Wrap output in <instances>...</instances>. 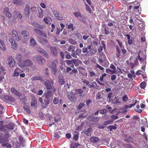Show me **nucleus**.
<instances>
[{
  "instance_id": "f257e3e1",
  "label": "nucleus",
  "mask_w": 148,
  "mask_h": 148,
  "mask_svg": "<svg viewBox=\"0 0 148 148\" xmlns=\"http://www.w3.org/2000/svg\"><path fill=\"white\" fill-rule=\"evenodd\" d=\"M9 137L10 135L8 133L4 134L3 136L2 134H0V143L2 144V146L9 148L11 147V144L8 143L9 142L8 138Z\"/></svg>"
},
{
  "instance_id": "f03ea898",
  "label": "nucleus",
  "mask_w": 148,
  "mask_h": 148,
  "mask_svg": "<svg viewBox=\"0 0 148 148\" xmlns=\"http://www.w3.org/2000/svg\"><path fill=\"white\" fill-rule=\"evenodd\" d=\"M75 95V94L73 92L71 91V92H68L66 96L70 101L74 102L77 99Z\"/></svg>"
},
{
  "instance_id": "7ed1b4c3",
  "label": "nucleus",
  "mask_w": 148,
  "mask_h": 148,
  "mask_svg": "<svg viewBox=\"0 0 148 148\" xmlns=\"http://www.w3.org/2000/svg\"><path fill=\"white\" fill-rule=\"evenodd\" d=\"M34 62L37 61L40 63L43 64L45 62V60L44 58L39 55H36L34 56L32 59Z\"/></svg>"
},
{
  "instance_id": "20e7f679",
  "label": "nucleus",
  "mask_w": 148,
  "mask_h": 148,
  "mask_svg": "<svg viewBox=\"0 0 148 148\" xmlns=\"http://www.w3.org/2000/svg\"><path fill=\"white\" fill-rule=\"evenodd\" d=\"M44 85L46 86L47 90H51L53 92H55L56 90V89L54 86L53 85H51L49 82L46 81L44 83Z\"/></svg>"
},
{
  "instance_id": "39448f33",
  "label": "nucleus",
  "mask_w": 148,
  "mask_h": 148,
  "mask_svg": "<svg viewBox=\"0 0 148 148\" xmlns=\"http://www.w3.org/2000/svg\"><path fill=\"white\" fill-rule=\"evenodd\" d=\"M53 92L52 90H49L46 91L44 93V95L45 98L47 99L53 97Z\"/></svg>"
},
{
  "instance_id": "423d86ee",
  "label": "nucleus",
  "mask_w": 148,
  "mask_h": 148,
  "mask_svg": "<svg viewBox=\"0 0 148 148\" xmlns=\"http://www.w3.org/2000/svg\"><path fill=\"white\" fill-rule=\"evenodd\" d=\"M58 63V60L57 59L53 60L52 62L49 61L48 66L50 67L53 68L56 66V65Z\"/></svg>"
},
{
  "instance_id": "0eeeda50",
  "label": "nucleus",
  "mask_w": 148,
  "mask_h": 148,
  "mask_svg": "<svg viewBox=\"0 0 148 148\" xmlns=\"http://www.w3.org/2000/svg\"><path fill=\"white\" fill-rule=\"evenodd\" d=\"M35 32L38 34L44 37H47V34L46 33H44L42 31L40 30L39 29H34Z\"/></svg>"
},
{
  "instance_id": "6e6552de",
  "label": "nucleus",
  "mask_w": 148,
  "mask_h": 148,
  "mask_svg": "<svg viewBox=\"0 0 148 148\" xmlns=\"http://www.w3.org/2000/svg\"><path fill=\"white\" fill-rule=\"evenodd\" d=\"M8 61L9 66L11 67H13L15 64V61L12 56L8 58Z\"/></svg>"
},
{
  "instance_id": "1a4fd4ad",
  "label": "nucleus",
  "mask_w": 148,
  "mask_h": 148,
  "mask_svg": "<svg viewBox=\"0 0 148 148\" xmlns=\"http://www.w3.org/2000/svg\"><path fill=\"white\" fill-rule=\"evenodd\" d=\"M53 14L55 15L56 18L58 20H62L63 19V17L62 15L60 14L59 12H57L56 11H54L53 12Z\"/></svg>"
},
{
  "instance_id": "9d476101",
  "label": "nucleus",
  "mask_w": 148,
  "mask_h": 148,
  "mask_svg": "<svg viewBox=\"0 0 148 148\" xmlns=\"http://www.w3.org/2000/svg\"><path fill=\"white\" fill-rule=\"evenodd\" d=\"M11 91L13 94L18 97H20L22 96V94L14 87L11 88Z\"/></svg>"
},
{
  "instance_id": "9b49d317",
  "label": "nucleus",
  "mask_w": 148,
  "mask_h": 148,
  "mask_svg": "<svg viewBox=\"0 0 148 148\" xmlns=\"http://www.w3.org/2000/svg\"><path fill=\"white\" fill-rule=\"evenodd\" d=\"M12 35L14 39L17 41H18L19 40V36L18 35V32L16 31L15 30H13Z\"/></svg>"
},
{
  "instance_id": "f8f14e48",
  "label": "nucleus",
  "mask_w": 148,
  "mask_h": 148,
  "mask_svg": "<svg viewBox=\"0 0 148 148\" xmlns=\"http://www.w3.org/2000/svg\"><path fill=\"white\" fill-rule=\"evenodd\" d=\"M37 101L34 96H32V101L30 102L31 106L32 107H36Z\"/></svg>"
},
{
  "instance_id": "ddd939ff",
  "label": "nucleus",
  "mask_w": 148,
  "mask_h": 148,
  "mask_svg": "<svg viewBox=\"0 0 148 148\" xmlns=\"http://www.w3.org/2000/svg\"><path fill=\"white\" fill-rule=\"evenodd\" d=\"M9 42L11 44V47L13 49H16L17 44L16 42L12 38H10L9 39Z\"/></svg>"
},
{
  "instance_id": "4468645a",
  "label": "nucleus",
  "mask_w": 148,
  "mask_h": 148,
  "mask_svg": "<svg viewBox=\"0 0 148 148\" xmlns=\"http://www.w3.org/2000/svg\"><path fill=\"white\" fill-rule=\"evenodd\" d=\"M21 34L23 36V38L27 41L29 38V32L26 30H23Z\"/></svg>"
},
{
  "instance_id": "2eb2a0df",
  "label": "nucleus",
  "mask_w": 148,
  "mask_h": 148,
  "mask_svg": "<svg viewBox=\"0 0 148 148\" xmlns=\"http://www.w3.org/2000/svg\"><path fill=\"white\" fill-rule=\"evenodd\" d=\"M25 15L27 17H29V6L28 4H27L25 5L24 9Z\"/></svg>"
},
{
  "instance_id": "dca6fc26",
  "label": "nucleus",
  "mask_w": 148,
  "mask_h": 148,
  "mask_svg": "<svg viewBox=\"0 0 148 148\" xmlns=\"http://www.w3.org/2000/svg\"><path fill=\"white\" fill-rule=\"evenodd\" d=\"M24 63L25 65V67L26 66H31L33 64L32 61L28 59L24 61Z\"/></svg>"
},
{
  "instance_id": "f3484780",
  "label": "nucleus",
  "mask_w": 148,
  "mask_h": 148,
  "mask_svg": "<svg viewBox=\"0 0 148 148\" xmlns=\"http://www.w3.org/2000/svg\"><path fill=\"white\" fill-rule=\"evenodd\" d=\"M50 50L51 53L54 56H56L58 55V52L56 48L54 47H51Z\"/></svg>"
},
{
  "instance_id": "a211bd4d",
  "label": "nucleus",
  "mask_w": 148,
  "mask_h": 148,
  "mask_svg": "<svg viewBox=\"0 0 148 148\" xmlns=\"http://www.w3.org/2000/svg\"><path fill=\"white\" fill-rule=\"evenodd\" d=\"M50 100L49 99L44 100V101L42 103V105L43 108H45L49 104Z\"/></svg>"
},
{
  "instance_id": "6ab92c4d",
  "label": "nucleus",
  "mask_w": 148,
  "mask_h": 148,
  "mask_svg": "<svg viewBox=\"0 0 148 148\" xmlns=\"http://www.w3.org/2000/svg\"><path fill=\"white\" fill-rule=\"evenodd\" d=\"M58 83L60 85H62L64 84L65 81L64 79V77L63 76L60 75L59 76Z\"/></svg>"
},
{
  "instance_id": "aec40b11",
  "label": "nucleus",
  "mask_w": 148,
  "mask_h": 148,
  "mask_svg": "<svg viewBox=\"0 0 148 148\" xmlns=\"http://www.w3.org/2000/svg\"><path fill=\"white\" fill-rule=\"evenodd\" d=\"M21 69L17 68L14 71V76L15 77H18L19 75V72L21 71Z\"/></svg>"
},
{
  "instance_id": "412c9836",
  "label": "nucleus",
  "mask_w": 148,
  "mask_h": 148,
  "mask_svg": "<svg viewBox=\"0 0 148 148\" xmlns=\"http://www.w3.org/2000/svg\"><path fill=\"white\" fill-rule=\"evenodd\" d=\"M92 129L91 128H88L87 130L84 131L83 132L86 134L87 136H90L92 134Z\"/></svg>"
},
{
  "instance_id": "4be33fe9",
  "label": "nucleus",
  "mask_w": 148,
  "mask_h": 148,
  "mask_svg": "<svg viewBox=\"0 0 148 148\" xmlns=\"http://www.w3.org/2000/svg\"><path fill=\"white\" fill-rule=\"evenodd\" d=\"M38 41L41 44L44 45L46 44L48 42L47 40L41 37L39 38Z\"/></svg>"
},
{
  "instance_id": "5701e85b",
  "label": "nucleus",
  "mask_w": 148,
  "mask_h": 148,
  "mask_svg": "<svg viewBox=\"0 0 148 148\" xmlns=\"http://www.w3.org/2000/svg\"><path fill=\"white\" fill-rule=\"evenodd\" d=\"M72 60L73 63H74L76 66H79V64L82 62L81 61L78 59H73Z\"/></svg>"
},
{
  "instance_id": "b1692460",
  "label": "nucleus",
  "mask_w": 148,
  "mask_h": 148,
  "mask_svg": "<svg viewBox=\"0 0 148 148\" xmlns=\"http://www.w3.org/2000/svg\"><path fill=\"white\" fill-rule=\"evenodd\" d=\"M89 119L90 121L94 122H97L99 120V117L97 116H90L89 118Z\"/></svg>"
},
{
  "instance_id": "393cba45",
  "label": "nucleus",
  "mask_w": 148,
  "mask_h": 148,
  "mask_svg": "<svg viewBox=\"0 0 148 148\" xmlns=\"http://www.w3.org/2000/svg\"><path fill=\"white\" fill-rule=\"evenodd\" d=\"M125 141L127 143H133L134 140L133 138L130 136L126 137L125 139Z\"/></svg>"
},
{
  "instance_id": "a878e982",
  "label": "nucleus",
  "mask_w": 148,
  "mask_h": 148,
  "mask_svg": "<svg viewBox=\"0 0 148 148\" xmlns=\"http://www.w3.org/2000/svg\"><path fill=\"white\" fill-rule=\"evenodd\" d=\"M90 141L93 143H96L99 140V138L95 136H93L91 137L90 139Z\"/></svg>"
},
{
  "instance_id": "bb28decb",
  "label": "nucleus",
  "mask_w": 148,
  "mask_h": 148,
  "mask_svg": "<svg viewBox=\"0 0 148 148\" xmlns=\"http://www.w3.org/2000/svg\"><path fill=\"white\" fill-rule=\"evenodd\" d=\"M14 126L15 125L14 124L12 123H10L7 125L6 127L9 130H13L14 129Z\"/></svg>"
},
{
  "instance_id": "cd10ccee",
  "label": "nucleus",
  "mask_w": 148,
  "mask_h": 148,
  "mask_svg": "<svg viewBox=\"0 0 148 148\" xmlns=\"http://www.w3.org/2000/svg\"><path fill=\"white\" fill-rule=\"evenodd\" d=\"M79 94L81 97H83L84 96V94L83 93V91L81 89H77L75 90Z\"/></svg>"
},
{
  "instance_id": "c85d7f7f",
  "label": "nucleus",
  "mask_w": 148,
  "mask_h": 148,
  "mask_svg": "<svg viewBox=\"0 0 148 148\" xmlns=\"http://www.w3.org/2000/svg\"><path fill=\"white\" fill-rule=\"evenodd\" d=\"M0 48L3 51H4L5 49V45L1 40H0Z\"/></svg>"
},
{
  "instance_id": "c756f323",
  "label": "nucleus",
  "mask_w": 148,
  "mask_h": 148,
  "mask_svg": "<svg viewBox=\"0 0 148 148\" xmlns=\"http://www.w3.org/2000/svg\"><path fill=\"white\" fill-rule=\"evenodd\" d=\"M30 45L32 46H34L36 44V42L35 40L33 38L31 37L30 41Z\"/></svg>"
},
{
  "instance_id": "7c9ffc66",
  "label": "nucleus",
  "mask_w": 148,
  "mask_h": 148,
  "mask_svg": "<svg viewBox=\"0 0 148 148\" xmlns=\"http://www.w3.org/2000/svg\"><path fill=\"white\" fill-rule=\"evenodd\" d=\"M80 145V144L78 143H73L70 145V147L71 148H76Z\"/></svg>"
},
{
  "instance_id": "2f4dec72",
  "label": "nucleus",
  "mask_w": 148,
  "mask_h": 148,
  "mask_svg": "<svg viewBox=\"0 0 148 148\" xmlns=\"http://www.w3.org/2000/svg\"><path fill=\"white\" fill-rule=\"evenodd\" d=\"M73 15L76 17H81L82 18V16L80 13L79 12H75L73 13Z\"/></svg>"
},
{
  "instance_id": "473e14b6",
  "label": "nucleus",
  "mask_w": 148,
  "mask_h": 148,
  "mask_svg": "<svg viewBox=\"0 0 148 148\" xmlns=\"http://www.w3.org/2000/svg\"><path fill=\"white\" fill-rule=\"evenodd\" d=\"M41 77L39 76H36L33 77L31 78V80L32 81L34 80H41Z\"/></svg>"
},
{
  "instance_id": "72a5a7b5",
  "label": "nucleus",
  "mask_w": 148,
  "mask_h": 148,
  "mask_svg": "<svg viewBox=\"0 0 148 148\" xmlns=\"http://www.w3.org/2000/svg\"><path fill=\"white\" fill-rule=\"evenodd\" d=\"M106 72L108 74H114L115 73L116 71L115 70H111L109 69H106Z\"/></svg>"
},
{
  "instance_id": "f704fd0d",
  "label": "nucleus",
  "mask_w": 148,
  "mask_h": 148,
  "mask_svg": "<svg viewBox=\"0 0 148 148\" xmlns=\"http://www.w3.org/2000/svg\"><path fill=\"white\" fill-rule=\"evenodd\" d=\"M92 84L91 85H89L88 86V87L90 88H95L97 86V83L95 82L94 81L92 83Z\"/></svg>"
},
{
  "instance_id": "c9c22d12",
  "label": "nucleus",
  "mask_w": 148,
  "mask_h": 148,
  "mask_svg": "<svg viewBox=\"0 0 148 148\" xmlns=\"http://www.w3.org/2000/svg\"><path fill=\"white\" fill-rule=\"evenodd\" d=\"M92 45L91 44L90 45H88L87 47V48H88V49L89 50H90V52L92 53V54H94L96 52V50L94 51V53L92 52V51L93 49H91L92 47Z\"/></svg>"
},
{
  "instance_id": "e433bc0d",
  "label": "nucleus",
  "mask_w": 148,
  "mask_h": 148,
  "mask_svg": "<svg viewBox=\"0 0 148 148\" xmlns=\"http://www.w3.org/2000/svg\"><path fill=\"white\" fill-rule=\"evenodd\" d=\"M50 18L48 16L45 17L44 18V21L47 24L49 23L50 22Z\"/></svg>"
},
{
  "instance_id": "4c0bfd02",
  "label": "nucleus",
  "mask_w": 148,
  "mask_h": 148,
  "mask_svg": "<svg viewBox=\"0 0 148 148\" xmlns=\"http://www.w3.org/2000/svg\"><path fill=\"white\" fill-rule=\"evenodd\" d=\"M33 25L35 27L37 28L40 29H42V26L40 25L38 23L36 22H34L33 23Z\"/></svg>"
},
{
  "instance_id": "58836bf2",
  "label": "nucleus",
  "mask_w": 148,
  "mask_h": 148,
  "mask_svg": "<svg viewBox=\"0 0 148 148\" xmlns=\"http://www.w3.org/2000/svg\"><path fill=\"white\" fill-rule=\"evenodd\" d=\"M136 102H137L136 101V102H135V103L133 104H130L125 106H124L125 109H126L128 108H130L132 107H133L135 105V104L136 103Z\"/></svg>"
},
{
  "instance_id": "ea45409f",
  "label": "nucleus",
  "mask_w": 148,
  "mask_h": 148,
  "mask_svg": "<svg viewBox=\"0 0 148 148\" xmlns=\"http://www.w3.org/2000/svg\"><path fill=\"white\" fill-rule=\"evenodd\" d=\"M140 108V106L139 105H138L136 106V108L134 109V110L139 113H140L142 112V110L141 109H139Z\"/></svg>"
},
{
  "instance_id": "a19ab883",
  "label": "nucleus",
  "mask_w": 148,
  "mask_h": 148,
  "mask_svg": "<svg viewBox=\"0 0 148 148\" xmlns=\"http://www.w3.org/2000/svg\"><path fill=\"white\" fill-rule=\"evenodd\" d=\"M18 66L21 68L25 67V65L24 64V62L23 63L21 60H18Z\"/></svg>"
},
{
  "instance_id": "79ce46f5",
  "label": "nucleus",
  "mask_w": 148,
  "mask_h": 148,
  "mask_svg": "<svg viewBox=\"0 0 148 148\" xmlns=\"http://www.w3.org/2000/svg\"><path fill=\"white\" fill-rule=\"evenodd\" d=\"M85 6L86 7V10L89 12L91 13L92 12V10L90 9V7L86 3H85Z\"/></svg>"
},
{
  "instance_id": "37998d69",
  "label": "nucleus",
  "mask_w": 148,
  "mask_h": 148,
  "mask_svg": "<svg viewBox=\"0 0 148 148\" xmlns=\"http://www.w3.org/2000/svg\"><path fill=\"white\" fill-rule=\"evenodd\" d=\"M108 129H109L110 131H112V130H115L116 129L117 127L116 126H114L113 125H109L107 127Z\"/></svg>"
},
{
  "instance_id": "c03bdc74",
  "label": "nucleus",
  "mask_w": 148,
  "mask_h": 148,
  "mask_svg": "<svg viewBox=\"0 0 148 148\" xmlns=\"http://www.w3.org/2000/svg\"><path fill=\"white\" fill-rule=\"evenodd\" d=\"M7 130L5 128V126H2L0 127V132H6Z\"/></svg>"
},
{
  "instance_id": "a18cd8bd",
  "label": "nucleus",
  "mask_w": 148,
  "mask_h": 148,
  "mask_svg": "<svg viewBox=\"0 0 148 148\" xmlns=\"http://www.w3.org/2000/svg\"><path fill=\"white\" fill-rule=\"evenodd\" d=\"M108 111V110L107 109H103L102 110H100L99 111V113L101 114H105Z\"/></svg>"
},
{
  "instance_id": "49530a36",
  "label": "nucleus",
  "mask_w": 148,
  "mask_h": 148,
  "mask_svg": "<svg viewBox=\"0 0 148 148\" xmlns=\"http://www.w3.org/2000/svg\"><path fill=\"white\" fill-rule=\"evenodd\" d=\"M38 11L39 13V17H43V14H42L43 10L40 8L39 10H38Z\"/></svg>"
},
{
  "instance_id": "de8ad7c7",
  "label": "nucleus",
  "mask_w": 148,
  "mask_h": 148,
  "mask_svg": "<svg viewBox=\"0 0 148 148\" xmlns=\"http://www.w3.org/2000/svg\"><path fill=\"white\" fill-rule=\"evenodd\" d=\"M140 85L141 88L144 89L146 86V83L145 82H143L141 83Z\"/></svg>"
},
{
  "instance_id": "09e8293b",
  "label": "nucleus",
  "mask_w": 148,
  "mask_h": 148,
  "mask_svg": "<svg viewBox=\"0 0 148 148\" xmlns=\"http://www.w3.org/2000/svg\"><path fill=\"white\" fill-rule=\"evenodd\" d=\"M140 53V57L142 58H143L144 59H146V55H145L146 53H145V54H144L143 52H141V51H140L139 52V53Z\"/></svg>"
},
{
  "instance_id": "8fccbe9b",
  "label": "nucleus",
  "mask_w": 148,
  "mask_h": 148,
  "mask_svg": "<svg viewBox=\"0 0 148 148\" xmlns=\"http://www.w3.org/2000/svg\"><path fill=\"white\" fill-rule=\"evenodd\" d=\"M23 108L24 110L26 111L28 114H29L31 112L29 108V107L27 106H24Z\"/></svg>"
},
{
  "instance_id": "3c124183",
  "label": "nucleus",
  "mask_w": 148,
  "mask_h": 148,
  "mask_svg": "<svg viewBox=\"0 0 148 148\" xmlns=\"http://www.w3.org/2000/svg\"><path fill=\"white\" fill-rule=\"evenodd\" d=\"M112 121H113L111 120L105 121L104 122V124L105 125H107L110 124Z\"/></svg>"
},
{
  "instance_id": "603ef678",
  "label": "nucleus",
  "mask_w": 148,
  "mask_h": 148,
  "mask_svg": "<svg viewBox=\"0 0 148 148\" xmlns=\"http://www.w3.org/2000/svg\"><path fill=\"white\" fill-rule=\"evenodd\" d=\"M71 56L75 58H77V52L75 51H74V50L72 51L71 54Z\"/></svg>"
},
{
  "instance_id": "864d4df0",
  "label": "nucleus",
  "mask_w": 148,
  "mask_h": 148,
  "mask_svg": "<svg viewBox=\"0 0 148 148\" xmlns=\"http://www.w3.org/2000/svg\"><path fill=\"white\" fill-rule=\"evenodd\" d=\"M54 137L55 138L58 139L60 138V136L58 133H57L54 134Z\"/></svg>"
},
{
  "instance_id": "5fc2aeb1",
  "label": "nucleus",
  "mask_w": 148,
  "mask_h": 148,
  "mask_svg": "<svg viewBox=\"0 0 148 148\" xmlns=\"http://www.w3.org/2000/svg\"><path fill=\"white\" fill-rule=\"evenodd\" d=\"M140 53H139L138 54V56L137 57L138 59L140 62L143 61L145 59L140 57Z\"/></svg>"
},
{
  "instance_id": "6e6d98bb",
  "label": "nucleus",
  "mask_w": 148,
  "mask_h": 148,
  "mask_svg": "<svg viewBox=\"0 0 148 148\" xmlns=\"http://www.w3.org/2000/svg\"><path fill=\"white\" fill-rule=\"evenodd\" d=\"M65 62L66 63V64L68 65H71V64L73 63V61L72 60H66L65 61Z\"/></svg>"
},
{
  "instance_id": "4d7b16f0",
  "label": "nucleus",
  "mask_w": 148,
  "mask_h": 148,
  "mask_svg": "<svg viewBox=\"0 0 148 148\" xmlns=\"http://www.w3.org/2000/svg\"><path fill=\"white\" fill-rule=\"evenodd\" d=\"M42 51H40V52H41L42 53L43 55L45 57H48L49 56L48 54L47 53V52L45 51L44 50H42Z\"/></svg>"
},
{
  "instance_id": "13d9d810",
  "label": "nucleus",
  "mask_w": 148,
  "mask_h": 148,
  "mask_svg": "<svg viewBox=\"0 0 148 148\" xmlns=\"http://www.w3.org/2000/svg\"><path fill=\"white\" fill-rule=\"evenodd\" d=\"M106 74L105 73H104L102 74V75L100 77L99 80H100L103 81V78L104 77L106 76Z\"/></svg>"
},
{
  "instance_id": "bf43d9fd",
  "label": "nucleus",
  "mask_w": 148,
  "mask_h": 148,
  "mask_svg": "<svg viewBox=\"0 0 148 148\" xmlns=\"http://www.w3.org/2000/svg\"><path fill=\"white\" fill-rule=\"evenodd\" d=\"M58 99L57 97H55L54 99L53 103L54 104L56 105L58 103Z\"/></svg>"
},
{
  "instance_id": "052dcab7",
  "label": "nucleus",
  "mask_w": 148,
  "mask_h": 148,
  "mask_svg": "<svg viewBox=\"0 0 148 148\" xmlns=\"http://www.w3.org/2000/svg\"><path fill=\"white\" fill-rule=\"evenodd\" d=\"M22 57V56L21 54H18L16 55V58L18 60H21Z\"/></svg>"
},
{
  "instance_id": "680f3d73",
  "label": "nucleus",
  "mask_w": 148,
  "mask_h": 148,
  "mask_svg": "<svg viewBox=\"0 0 148 148\" xmlns=\"http://www.w3.org/2000/svg\"><path fill=\"white\" fill-rule=\"evenodd\" d=\"M9 8L8 7H5L3 9V13L4 14H5L6 13L8 12H9Z\"/></svg>"
},
{
  "instance_id": "e2e57ef3",
  "label": "nucleus",
  "mask_w": 148,
  "mask_h": 148,
  "mask_svg": "<svg viewBox=\"0 0 148 148\" xmlns=\"http://www.w3.org/2000/svg\"><path fill=\"white\" fill-rule=\"evenodd\" d=\"M115 23V22L111 21V22H109L108 23V25L109 26H113L114 25V23Z\"/></svg>"
},
{
  "instance_id": "0e129e2a",
  "label": "nucleus",
  "mask_w": 148,
  "mask_h": 148,
  "mask_svg": "<svg viewBox=\"0 0 148 148\" xmlns=\"http://www.w3.org/2000/svg\"><path fill=\"white\" fill-rule=\"evenodd\" d=\"M85 105L84 103H80L78 106V108L79 109H81L82 107H83Z\"/></svg>"
},
{
  "instance_id": "69168bd1",
  "label": "nucleus",
  "mask_w": 148,
  "mask_h": 148,
  "mask_svg": "<svg viewBox=\"0 0 148 148\" xmlns=\"http://www.w3.org/2000/svg\"><path fill=\"white\" fill-rule=\"evenodd\" d=\"M20 100L22 101L23 103H25V101L27 100L26 97L25 96H24L21 98Z\"/></svg>"
},
{
  "instance_id": "338daca9",
  "label": "nucleus",
  "mask_w": 148,
  "mask_h": 148,
  "mask_svg": "<svg viewBox=\"0 0 148 148\" xmlns=\"http://www.w3.org/2000/svg\"><path fill=\"white\" fill-rule=\"evenodd\" d=\"M113 92H110L108 95V98L109 99H110L113 95Z\"/></svg>"
},
{
  "instance_id": "774afa93",
  "label": "nucleus",
  "mask_w": 148,
  "mask_h": 148,
  "mask_svg": "<svg viewBox=\"0 0 148 148\" xmlns=\"http://www.w3.org/2000/svg\"><path fill=\"white\" fill-rule=\"evenodd\" d=\"M127 99L128 98L126 95H124L122 98L123 101L125 102H126L127 101Z\"/></svg>"
}]
</instances>
